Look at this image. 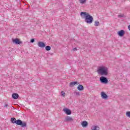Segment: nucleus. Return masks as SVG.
I'll list each match as a JSON object with an SVG mask.
<instances>
[{"instance_id":"nucleus-1","label":"nucleus","mask_w":130,"mask_h":130,"mask_svg":"<svg viewBox=\"0 0 130 130\" xmlns=\"http://www.w3.org/2000/svg\"><path fill=\"white\" fill-rule=\"evenodd\" d=\"M80 16L85 19V22L87 24H92L93 23V16L89 13L86 12H82L80 13Z\"/></svg>"},{"instance_id":"nucleus-2","label":"nucleus","mask_w":130,"mask_h":130,"mask_svg":"<svg viewBox=\"0 0 130 130\" xmlns=\"http://www.w3.org/2000/svg\"><path fill=\"white\" fill-rule=\"evenodd\" d=\"M11 122L12 123H15L17 125H20L21 127H26L27 126V123L25 121H23L20 119H16V118H11Z\"/></svg>"},{"instance_id":"nucleus-3","label":"nucleus","mask_w":130,"mask_h":130,"mask_svg":"<svg viewBox=\"0 0 130 130\" xmlns=\"http://www.w3.org/2000/svg\"><path fill=\"white\" fill-rule=\"evenodd\" d=\"M97 72L101 76H107L108 75V69L104 66L100 67L98 69Z\"/></svg>"},{"instance_id":"nucleus-4","label":"nucleus","mask_w":130,"mask_h":130,"mask_svg":"<svg viewBox=\"0 0 130 130\" xmlns=\"http://www.w3.org/2000/svg\"><path fill=\"white\" fill-rule=\"evenodd\" d=\"M100 81L102 84H107L108 83V79L104 76H102L100 78Z\"/></svg>"},{"instance_id":"nucleus-5","label":"nucleus","mask_w":130,"mask_h":130,"mask_svg":"<svg viewBox=\"0 0 130 130\" xmlns=\"http://www.w3.org/2000/svg\"><path fill=\"white\" fill-rule=\"evenodd\" d=\"M12 42L16 45L22 44V42H21L20 40L18 38L12 39Z\"/></svg>"},{"instance_id":"nucleus-6","label":"nucleus","mask_w":130,"mask_h":130,"mask_svg":"<svg viewBox=\"0 0 130 130\" xmlns=\"http://www.w3.org/2000/svg\"><path fill=\"white\" fill-rule=\"evenodd\" d=\"M63 111H64L67 115H71L72 114V111L68 108H64Z\"/></svg>"},{"instance_id":"nucleus-7","label":"nucleus","mask_w":130,"mask_h":130,"mask_svg":"<svg viewBox=\"0 0 130 130\" xmlns=\"http://www.w3.org/2000/svg\"><path fill=\"white\" fill-rule=\"evenodd\" d=\"M38 46H39V47H41V48H44L46 45L43 42H39L38 43Z\"/></svg>"},{"instance_id":"nucleus-8","label":"nucleus","mask_w":130,"mask_h":130,"mask_svg":"<svg viewBox=\"0 0 130 130\" xmlns=\"http://www.w3.org/2000/svg\"><path fill=\"white\" fill-rule=\"evenodd\" d=\"M101 95L103 99H107V98H108V95H107V94H106L104 91L101 92Z\"/></svg>"},{"instance_id":"nucleus-9","label":"nucleus","mask_w":130,"mask_h":130,"mask_svg":"<svg viewBox=\"0 0 130 130\" xmlns=\"http://www.w3.org/2000/svg\"><path fill=\"white\" fill-rule=\"evenodd\" d=\"M117 34L120 37H122L125 34V31L123 30H121L117 32Z\"/></svg>"},{"instance_id":"nucleus-10","label":"nucleus","mask_w":130,"mask_h":130,"mask_svg":"<svg viewBox=\"0 0 130 130\" xmlns=\"http://www.w3.org/2000/svg\"><path fill=\"white\" fill-rule=\"evenodd\" d=\"M12 98L15 100L18 99L19 98V94L17 93H13L12 94Z\"/></svg>"},{"instance_id":"nucleus-11","label":"nucleus","mask_w":130,"mask_h":130,"mask_svg":"<svg viewBox=\"0 0 130 130\" xmlns=\"http://www.w3.org/2000/svg\"><path fill=\"white\" fill-rule=\"evenodd\" d=\"M81 125L83 127H87L88 126V122L87 121H83L81 123Z\"/></svg>"},{"instance_id":"nucleus-12","label":"nucleus","mask_w":130,"mask_h":130,"mask_svg":"<svg viewBox=\"0 0 130 130\" xmlns=\"http://www.w3.org/2000/svg\"><path fill=\"white\" fill-rule=\"evenodd\" d=\"M79 83L77 82V81H75L73 82H71L70 83V87H71V88L73 87V86H75V85H79Z\"/></svg>"},{"instance_id":"nucleus-13","label":"nucleus","mask_w":130,"mask_h":130,"mask_svg":"<svg viewBox=\"0 0 130 130\" xmlns=\"http://www.w3.org/2000/svg\"><path fill=\"white\" fill-rule=\"evenodd\" d=\"M65 120L66 121H73L74 119H73L72 117L67 116V117L65 118Z\"/></svg>"},{"instance_id":"nucleus-14","label":"nucleus","mask_w":130,"mask_h":130,"mask_svg":"<svg viewBox=\"0 0 130 130\" xmlns=\"http://www.w3.org/2000/svg\"><path fill=\"white\" fill-rule=\"evenodd\" d=\"M77 89L79 90V91H83V90H84V86L79 84L77 87Z\"/></svg>"},{"instance_id":"nucleus-15","label":"nucleus","mask_w":130,"mask_h":130,"mask_svg":"<svg viewBox=\"0 0 130 130\" xmlns=\"http://www.w3.org/2000/svg\"><path fill=\"white\" fill-rule=\"evenodd\" d=\"M92 130H99L100 129V127L98 126H94L93 127H92V128H91Z\"/></svg>"},{"instance_id":"nucleus-16","label":"nucleus","mask_w":130,"mask_h":130,"mask_svg":"<svg viewBox=\"0 0 130 130\" xmlns=\"http://www.w3.org/2000/svg\"><path fill=\"white\" fill-rule=\"evenodd\" d=\"M45 49L47 51H49V50H50V49H51V47H50L49 46H47L45 47Z\"/></svg>"},{"instance_id":"nucleus-17","label":"nucleus","mask_w":130,"mask_h":130,"mask_svg":"<svg viewBox=\"0 0 130 130\" xmlns=\"http://www.w3.org/2000/svg\"><path fill=\"white\" fill-rule=\"evenodd\" d=\"M86 2H87V0H79V3H80V4H85Z\"/></svg>"},{"instance_id":"nucleus-18","label":"nucleus","mask_w":130,"mask_h":130,"mask_svg":"<svg viewBox=\"0 0 130 130\" xmlns=\"http://www.w3.org/2000/svg\"><path fill=\"white\" fill-rule=\"evenodd\" d=\"M126 116L127 117H129V118H130V111L126 112Z\"/></svg>"},{"instance_id":"nucleus-19","label":"nucleus","mask_w":130,"mask_h":130,"mask_svg":"<svg viewBox=\"0 0 130 130\" xmlns=\"http://www.w3.org/2000/svg\"><path fill=\"white\" fill-rule=\"evenodd\" d=\"M94 26H99V21H95L94 22Z\"/></svg>"},{"instance_id":"nucleus-20","label":"nucleus","mask_w":130,"mask_h":130,"mask_svg":"<svg viewBox=\"0 0 130 130\" xmlns=\"http://www.w3.org/2000/svg\"><path fill=\"white\" fill-rule=\"evenodd\" d=\"M118 17L119 18H123V17H124V15L122 14V15H118Z\"/></svg>"},{"instance_id":"nucleus-21","label":"nucleus","mask_w":130,"mask_h":130,"mask_svg":"<svg viewBox=\"0 0 130 130\" xmlns=\"http://www.w3.org/2000/svg\"><path fill=\"white\" fill-rule=\"evenodd\" d=\"M61 96L63 97H64V95H66V93H64L63 91L61 92Z\"/></svg>"},{"instance_id":"nucleus-22","label":"nucleus","mask_w":130,"mask_h":130,"mask_svg":"<svg viewBox=\"0 0 130 130\" xmlns=\"http://www.w3.org/2000/svg\"><path fill=\"white\" fill-rule=\"evenodd\" d=\"M35 42V39H31V40H30V43H34Z\"/></svg>"},{"instance_id":"nucleus-23","label":"nucleus","mask_w":130,"mask_h":130,"mask_svg":"<svg viewBox=\"0 0 130 130\" xmlns=\"http://www.w3.org/2000/svg\"><path fill=\"white\" fill-rule=\"evenodd\" d=\"M75 94H76V95H77V96H80V95H81V94H80V92H75Z\"/></svg>"},{"instance_id":"nucleus-24","label":"nucleus","mask_w":130,"mask_h":130,"mask_svg":"<svg viewBox=\"0 0 130 130\" xmlns=\"http://www.w3.org/2000/svg\"><path fill=\"white\" fill-rule=\"evenodd\" d=\"M77 50H78V49H77V48H74L73 49V51H77Z\"/></svg>"},{"instance_id":"nucleus-25","label":"nucleus","mask_w":130,"mask_h":130,"mask_svg":"<svg viewBox=\"0 0 130 130\" xmlns=\"http://www.w3.org/2000/svg\"><path fill=\"white\" fill-rule=\"evenodd\" d=\"M8 106H9V105L8 104H6L5 106H4V107H8Z\"/></svg>"}]
</instances>
